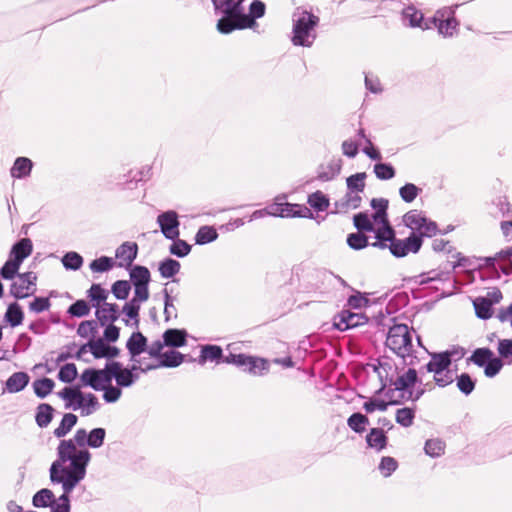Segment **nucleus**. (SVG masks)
I'll return each mask as SVG.
<instances>
[{
  "instance_id": "nucleus-1",
  "label": "nucleus",
  "mask_w": 512,
  "mask_h": 512,
  "mask_svg": "<svg viewBox=\"0 0 512 512\" xmlns=\"http://www.w3.org/2000/svg\"><path fill=\"white\" fill-rule=\"evenodd\" d=\"M88 446V434L85 429H78L73 439L62 440L58 446V459L50 468V480H82L86 474V466L90 460L87 449L77 446Z\"/></svg>"
},
{
  "instance_id": "nucleus-2",
  "label": "nucleus",
  "mask_w": 512,
  "mask_h": 512,
  "mask_svg": "<svg viewBox=\"0 0 512 512\" xmlns=\"http://www.w3.org/2000/svg\"><path fill=\"white\" fill-rule=\"evenodd\" d=\"M292 21L293 45L311 47L317 37L316 28L319 25V17L307 10L297 8L293 13Z\"/></svg>"
},
{
  "instance_id": "nucleus-3",
  "label": "nucleus",
  "mask_w": 512,
  "mask_h": 512,
  "mask_svg": "<svg viewBox=\"0 0 512 512\" xmlns=\"http://www.w3.org/2000/svg\"><path fill=\"white\" fill-rule=\"evenodd\" d=\"M386 346L402 358V363H406V358H411L409 364H412V333L406 324H397L392 326L387 334Z\"/></svg>"
},
{
  "instance_id": "nucleus-4",
  "label": "nucleus",
  "mask_w": 512,
  "mask_h": 512,
  "mask_svg": "<svg viewBox=\"0 0 512 512\" xmlns=\"http://www.w3.org/2000/svg\"><path fill=\"white\" fill-rule=\"evenodd\" d=\"M404 225L411 230L410 235L431 238L438 233V225L435 221L426 217L422 211L413 209L403 216Z\"/></svg>"
},
{
  "instance_id": "nucleus-5",
  "label": "nucleus",
  "mask_w": 512,
  "mask_h": 512,
  "mask_svg": "<svg viewBox=\"0 0 512 512\" xmlns=\"http://www.w3.org/2000/svg\"><path fill=\"white\" fill-rule=\"evenodd\" d=\"M266 10L265 4L260 0H254L249 6V14L240 15V21L236 25H230L228 21H222L219 25V32L228 34L236 29L252 28L256 23L255 19L264 16Z\"/></svg>"
},
{
  "instance_id": "nucleus-6",
  "label": "nucleus",
  "mask_w": 512,
  "mask_h": 512,
  "mask_svg": "<svg viewBox=\"0 0 512 512\" xmlns=\"http://www.w3.org/2000/svg\"><path fill=\"white\" fill-rule=\"evenodd\" d=\"M222 361L243 367L244 371L255 376H262L269 371V362L267 360L245 354H230Z\"/></svg>"
},
{
  "instance_id": "nucleus-7",
  "label": "nucleus",
  "mask_w": 512,
  "mask_h": 512,
  "mask_svg": "<svg viewBox=\"0 0 512 512\" xmlns=\"http://www.w3.org/2000/svg\"><path fill=\"white\" fill-rule=\"evenodd\" d=\"M131 368H123L122 364L117 361L110 362L111 377L115 379L117 386L130 387L138 379L139 374H135L134 370H140L142 373H147L149 370L145 369V365L132 362Z\"/></svg>"
},
{
  "instance_id": "nucleus-8",
  "label": "nucleus",
  "mask_w": 512,
  "mask_h": 512,
  "mask_svg": "<svg viewBox=\"0 0 512 512\" xmlns=\"http://www.w3.org/2000/svg\"><path fill=\"white\" fill-rule=\"evenodd\" d=\"M81 381L85 386L102 391L112 381L110 362L105 365L104 369H85L81 374Z\"/></svg>"
},
{
  "instance_id": "nucleus-9",
  "label": "nucleus",
  "mask_w": 512,
  "mask_h": 512,
  "mask_svg": "<svg viewBox=\"0 0 512 512\" xmlns=\"http://www.w3.org/2000/svg\"><path fill=\"white\" fill-rule=\"evenodd\" d=\"M37 276L34 272L19 274L11 283L10 294L16 299H24L33 295L36 291Z\"/></svg>"
},
{
  "instance_id": "nucleus-10",
  "label": "nucleus",
  "mask_w": 512,
  "mask_h": 512,
  "mask_svg": "<svg viewBox=\"0 0 512 512\" xmlns=\"http://www.w3.org/2000/svg\"><path fill=\"white\" fill-rule=\"evenodd\" d=\"M215 9L224 16L218 21L217 29L222 21H228L230 25H236L242 12V0H212Z\"/></svg>"
},
{
  "instance_id": "nucleus-11",
  "label": "nucleus",
  "mask_w": 512,
  "mask_h": 512,
  "mask_svg": "<svg viewBox=\"0 0 512 512\" xmlns=\"http://www.w3.org/2000/svg\"><path fill=\"white\" fill-rule=\"evenodd\" d=\"M453 14L454 11L450 8H443L438 10L430 20L437 27L439 34L444 37H452L457 31L458 22Z\"/></svg>"
},
{
  "instance_id": "nucleus-12",
  "label": "nucleus",
  "mask_w": 512,
  "mask_h": 512,
  "mask_svg": "<svg viewBox=\"0 0 512 512\" xmlns=\"http://www.w3.org/2000/svg\"><path fill=\"white\" fill-rule=\"evenodd\" d=\"M423 241L415 235H409L405 239L396 238L392 244H389L391 254L397 258L405 257L409 253H417L422 246Z\"/></svg>"
},
{
  "instance_id": "nucleus-13",
  "label": "nucleus",
  "mask_w": 512,
  "mask_h": 512,
  "mask_svg": "<svg viewBox=\"0 0 512 512\" xmlns=\"http://www.w3.org/2000/svg\"><path fill=\"white\" fill-rule=\"evenodd\" d=\"M157 223L161 229L162 234L169 240H175L179 237L180 222L178 220V214L169 210L158 215Z\"/></svg>"
},
{
  "instance_id": "nucleus-14",
  "label": "nucleus",
  "mask_w": 512,
  "mask_h": 512,
  "mask_svg": "<svg viewBox=\"0 0 512 512\" xmlns=\"http://www.w3.org/2000/svg\"><path fill=\"white\" fill-rule=\"evenodd\" d=\"M126 348L130 354V361L145 365V357L140 355L147 350V338L139 331L133 332L126 342Z\"/></svg>"
},
{
  "instance_id": "nucleus-15",
  "label": "nucleus",
  "mask_w": 512,
  "mask_h": 512,
  "mask_svg": "<svg viewBox=\"0 0 512 512\" xmlns=\"http://www.w3.org/2000/svg\"><path fill=\"white\" fill-rule=\"evenodd\" d=\"M368 322V317L362 313H354L349 310L342 311L335 322V327L340 331L358 327Z\"/></svg>"
},
{
  "instance_id": "nucleus-16",
  "label": "nucleus",
  "mask_w": 512,
  "mask_h": 512,
  "mask_svg": "<svg viewBox=\"0 0 512 512\" xmlns=\"http://www.w3.org/2000/svg\"><path fill=\"white\" fill-rule=\"evenodd\" d=\"M95 315L101 326L112 324L118 320L120 312L117 304L104 302L102 305L93 304Z\"/></svg>"
},
{
  "instance_id": "nucleus-17",
  "label": "nucleus",
  "mask_w": 512,
  "mask_h": 512,
  "mask_svg": "<svg viewBox=\"0 0 512 512\" xmlns=\"http://www.w3.org/2000/svg\"><path fill=\"white\" fill-rule=\"evenodd\" d=\"M453 355V351L431 354V359L425 366L427 372L440 375L439 372H443V370L449 369Z\"/></svg>"
},
{
  "instance_id": "nucleus-18",
  "label": "nucleus",
  "mask_w": 512,
  "mask_h": 512,
  "mask_svg": "<svg viewBox=\"0 0 512 512\" xmlns=\"http://www.w3.org/2000/svg\"><path fill=\"white\" fill-rule=\"evenodd\" d=\"M375 372L382 383L383 387L392 385V382L397 374L398 366L388 358L379 360L378 365L374 367Z\"/></svg>"
},
{
  "instance_id": "nucleus-19",
  "label": "nucleus",
  "mask_w": 512,
  "mask_h": 512,
  "mask_svg": "<svg viewBox=\"0 0 512 512\" xmlns=\"http://www.w3.org/2000/svg\"><path fill=\"white\" fill-rule=\"evenodd\" d=\"M418 380L417 371L414 368H408L403 372H398L392 382L391 386H394L398 391H408L412 388Z\"/></svg>"
},
{
  "instance_id": "nucleus-20",
  "label": "nucleus",
  "mask_w": 512,
  "mask_h": 512,
  "mask_svg": "<svg viewBox=\"0 0 512 512\" xmlns=\"http://www.w3.org/2000/svg\"><path fill=\"white\" fill-rule=\"evenodd\" d=\"M184 361V355L178 351L170 350L163 353L162 357L155 364H145L146 370H155L160 367H177Z\"/></svg>"
},
{
  "instance_id": "nucleus-21",
  "label": "nucleus",
  "mask_w": 512,
  "mask_h": 512,
  "mask_svg": "<svg viewBox=\"0 0 512 512\" xmlns=\"http://www.w3.org/2000/svg\"><path fill=\"white\" fill-rule=\"evenodd\" d=\"M376 233V241L371 243V246L380 248V249H389V244H392L393 241H395V230L390 225V223L381 225L377 230H375Z\"/></svg>"
},
{
  "instance_id": "nucleus-22",
  "label": "nucleus",
  "mask_w": 512,
  "mask_h": 512,
  "mask_svg": "<svg viewBox=\"0 0 512 512\" xmlns=\"http://www.w3.org/2000/svg\"><path fill=\"white\" fill-rule=\"evenodd\" d=\"M138 253V246L133 242H125L120 245L116 250V258L120 262V266H130L136 259Z\"/></svg>"
},
{
  "instance_id": "nucleus-23",
  "label": "nucleus",
  "mask_w": 512,
  "mask_h": 512,
  "mask_svg": "<svg viewBox=\"0 0 512 512\" xmlns=\"http://www.w3.org/2000/svg\"><path fill=\"white\" fill-rule=\"evenodd\" d=\"M100 407L97 397L92 394H83L82 399L78 400V403L72 405L73 410L80 409L83 416H88L97 411Z\"/></svg>"
},
{
  "instance_id": "nucleus-24",
  "label": "nucleus",
  "mask_w": 512,
  "mask_h": 512,
  "mask_svg": "<svg viewBox=\"0 0 512 512\" xmlns=\"http://www.w3.org/2000/svg\"><path fill=\"white\" fill-rule=\"evenodd\" d=\"M33 168V162L27 157H18L14 161L10 169L11 177L16 179H23L30 176Z\"/></svg>"
},
{
  "instance_id": "nucleus-25",
  "label": "nucleus",
  "mask_w": 512,
  "mask_h": 512,
  "mask_svg": "<svg viewBox=\"0 0 512 512\" xmlns=\"http://www.w3.org/2000/svg\"><path fill=\"white\" fill-rule=\"evenodd\" d=\"M29 380L26 372H15L6 380L5 388L9 393H18L28 385Z\"/></svg>"
},
{
  "instance_id": "nucleus-26",
  "label": "nucleus",
  "mask_w": 512,
  "mask_h": 512,
  "mask_svg": "<svg viewBox=\"0 0 512 512\" xmlns=\"http://www.w3.org/2000/svg\"><path fill=\"white\" fill-rule=\"evenodd\" d=\"M32 250V241L29 238H23L13 245L10 255L16 262L22 264L24 259L31 255Z\"/></svg>"
},
{
  "instance_id": "nucleus-27",
  "label": "nucleus",
  "mask_w": 512,
  "mask_h": 512,
  "mask_svg": "<svg viewBox=\"0 0 512 512\" xmlns=\"http://www.w3.org/2000/svg\"><path fill=\"white\" fill-rule=\"evenodd\" d=\"M341 171V160H331L325 165H321L317 171V179L321 181H330L334 179Z\"/></svg>"
},
{
  "instance_id": "nucleus-28",
  "label": "nucleus",
  "mask_w": 512,
  "mask_h": 512,
  "mask_svg": "<svg viewBox=\"0 0 512 512\" xmlns=\"http://www.w3.org/2000/svg\"><path fill=\"white\" fill-rule=\"evenodd\" d=\"M299 206L296 204L290 203H274L267 207V212L271 216H279V217H290L300 215L296 208Z\"/></svg>"
},
{
  "instance_id": "nucleus-29",
  "label": "nucleus",
  "mask_w": 512,
  "mask_h": 512,
  "mask_svg": "<svg viewBox=\"0 0 512 512\" xmlns=\"http://www.w3.org/2000/svg\"><path fill=\"white\" fill-rule=\"evenodd\" d=\"M185 330L168 329L163 334L164 344L169 347H182L186 344Z\"/></svg>"
},
{
  "instance_id": "nucleus-30",
  "label": "nucleus",
  "mask_w": 512,
  "mask_h": 512,
  "mask_svg": "<svg viewBox=\"0 0 512 512\" xmlns=\"http://www.w3.org/2000/svg\"><path fill=\"white\" fill-rule=\"evenodd\" d=\"M4 319L11 327H16L22 324L24 313L21 306L17 302L9 304L4 315Z\"/></svg>"
},
{
  "instance_id": "nucleus-31",
  "label": "nucleus",
  "mask_w": 512,
  "mask_h": 512,
  "mask_svg": "<svg viewBox=\"0 0 512 512\" xmlns=\"http://www.w3.org/2000/svg\"><path fill=\"white\" fill-rule=\"evenodd\" d=\"M54 409L50 404L41 403L36 410L35 420L39 427H47L53 419Z\"/></svg>"
},
{
  "instance_id": "nucleus-32",
  "label": "nucleus",
  "mask_w": 512,
  "mask_h": 512,
  "mask_svg": "<svg viewBox=\"0 0 512 512\" xmlns=\"http://www.w3.org/2000/svg\"><path fill=\"white\" fill-rule=\"evenodd\" d=\"M366 441L369 447L380 451L385 448L387 437L382 429L372 428L366 436Z\"/></svg>"
},
{
  "instance_id": "nucleus-33",
  "label": "nucleus",
  "mask_w": 512,
  "mask_h": 512,
  "mask_svg": "<svg viewBox=\"0 0 512 512\" xmlns=\"http://www.w3.org/2000/svg\"><path fill=\"white\" fill-rule=\"evenodd\" d=\"M150 279V271L145 266L138 265L130 271V280L134 286H148Z\"/></svg>"
},
{
  "instance_id": "nucleus-34",
  "label": "nucleus",
  "mask_w": 512,
  "mask_h": 512,
  "mask_svg": "<svg viewBox=\"0 0 512 512\" xmlns=\"http://www.w3.org/2000/svg\"><path fill=\"white\" fill-rule=\"evenodd\" d=\"M403 20L408 21V25L411 27H421L423 29H429L431 26L428 23L422 25L423 14L416 10L414 7H407L403 10Z\"/></svg>"
},
{
  "instance_id": "nucleus-35",
  "label": "nucleus",
  "mask_w": 512,
  "mask_h": 512,
  "mask_svg": "<svg viewBox=\"0 0 512 512\" xmlns=\"http://www.w3.org/2000/svg\"><path fill=\"white\" fill-rule=\"evenodd\" d=\"M180 268L181 264L179 261L166 258L160 262L158 270L162 278H172L179 273Z\"/></svg>"
},
{
  "instance_id": "nucleus-36",
  "label": "nucleus",
  "mask_w": 512,
  "mask_h": 512,
  "mask_svg": "<svg viewBox=\"0 0 512 512\" xmlns=\"http://www.w3.org/2000/svg\"><path fill=\"white\" fill-rule=\"evenodd\" d=\"M77 416L75 414H72V413H66L59 426L54 430V435L57 437V438H62L64 437L65 435H67L71 429L76 425L77 423Z\"/></svg>"
},
{
  "instance_id": "nucleus-37",
  "label": "nucleus",
  "mask_w": 512,
  "mask_h": 512,
  "mask_svg": "<svg viewBox=\"0 0 512 512\" xmlns=\"http://www.w3.org/2000/svg\"><path fill=\"white\" fill-rule=\"evenodd\" d=\"M63 483V495L60 496L57 503L52 506V512H69V502L67 494H69L77 482H62Z\"/></svg>"
},
{
  "instance_id": "nucleus-38",
  "label": "nucleus",
  "mask_w": 512,
  "mask_h": 512,
  "mask_svg": "<svg viewBox=\"0 0 512 512\" xmlns=\"http://www.w3.org/2000/svg\"><path fill=\"white\" fill-rule=\"evenodd\" d=\"M473 306L475 309L476 316L480 319H489L492 317L493 311L491 302L486 301V299L482 297H476L473 300Z\"/></svg>"
},
{
  "instance_id": "nucleus-39",
  "label": "nucleus",
  "mask_w": 512,
  "mask_h": 512,
  "mask_svg": "<svg viewBox=\"0 0 512 512\" xmlns=\"http://www.w3.org/2000/svg\"><path fill=\"white\" fill-rule=\"evenodd\" d=\"M55 386V383L50 378H42L35 380L33 382V390L37 397L43 399L46 396H48L53 388Z\"/></svg>"
},
{
  "instance_id": "nucleus-40",
  "label": "nucleus",
  "mask_w": 512,
  "mask_h": 512,
  "mask_svg": "<svg viewBox=\"0 0 512 512\" xmlns=\"http://www.w3.org/2000/svg\"><path fill=\"white\" fill-rule=\"evenodd\" d=\"M368 424V417L361 413H354L347 419L348 427L356 433L364 432Z\"/></svg>"
},
{
  "instance_id": "nucleus-41",
  "label": "nucleus",
  "mask_w": 512,
  "mask_h": 512,
  "mask_svg": "<svg viewBox=\"0 0 512 512\" xmlns=\"http://www.w3.org/2000/svg\"><path fill=\"white\" fill-rule=\"evenodd\" d=\"M493 356L494 354L489 348H477L468 358V361L479 367H484L486 363L493 358Z\"/></svg>"
},
{
  "instance_id": "nucleus-42",
  "label": "nucleus",
  "mask_w": 512,
  "mask_h": 512,
  "mask_svg": "<svg viewBox=\"0 0 512 512\" xmlns=\"http://www.w3.org/2000/svg\"><path fill=\"white\" fill-rule=\"evenodd\" d=\"M415 413V409L410 407L398 409L395 414V420L403 427H410L413 424Z\"/></svg>"
},
{
  "instance_id": "nucleus-43",
  "label": "nucleus",
  "mask_w": 512,
  "mask_h": 512,
  "mask_svg": "<svg viewBox=\"0 0 512 512\" xmlns=\"http://www.w3.org/2000/svg\"><path fill=\"white\" fill-rule=\"evenodd\" d=\"M222 349L217 345H206L202 347L201 355H200V363H204L206 361H219L222 359Z\"/></svg>"
},
{
  "instance_id": "nucleus-44",
  "label": "nucleus",
  "mask_w": 512,
  "mask_h": 512,
  "mask_svg": "<svg viewBox=\"0 0 512 512\" xmlns=\"http://www.w3.org/2000/svg\"><path fill=\"white\" fill-rule=\"evenodd\" d=\"M218 234L216 230L211 226H202L196 233L195 241L199 245L208 244L214 240H216Z\"/></svg>"
},
{
  "instance_id": "nucleus-45",
  "label": "nucleus",
  "mask_w": 512,
  "mask_h": 512,
  "mask_svg": "<svg viewBox=\"0 0 512 512\" xmlns=\"http://www.w3.org/2000/svg\"><path fill=\"white\" fill-rule=\"evenodd\" d=\"M425 453L431 457H440L444 454L445 443L438 438L429 439L425 443Z\"/></svg>"
},
{
  "instance_id": "nucleus-46",
  "label": "nucleus",
  "mask_w": 512,
  "mask_h": 512,
  "mask_svg": "<svg viewBox=\"0 0 512 512\" xmlns=\"http://www.w3.org/2000/svg\"><path fill=\"white\" fill-rule=\"evenodd\" d=\"M366 173H356L347 178V188L350 192H363L365 188Z\"/></svg>"
},
{
  "instance_id": "nucleus-47",
  "label": "nucleus",
  "mask_w": 512,
  "mask_h": 512,
  "mask_svg": "<svg viewBox=\"0 0 512 512\" xmlns=\"http://www.w3.org/2000/svg\"><path fill=\"white\" fill-rule=\"evenodd\" d=\"M421 191V188L417 187L415 184L406 183L399 189V195L404 202L411 203L418 197Z\"/></svg>"
},
{
  "instance_id": "nucleus-48",
  "label": "nucleus",
  "mask_w": 512,
  "mask_h": 512,
  "mask_svg": "<svg viewBox=\"0 0 512 512\" xmlns=\"http://www.w3.org/2000/svg\"><path fill=\"white\" fill-rule=\"evenodd\" d=\"M476 381L467 373H462L456 377L457 388L465 395H470L475 389Z\"/></svg>"
},
{
  "instance_id": "nucleus-49",
  "label": "nucleus",
  "mask_w": 512,
  "mask_h": 512,
  "mask_svg": "<svg viewBox=\"0 0 512 512\" xmlns=\"http://www.w3.org/2000/svg\"><path fill=\"white\" fill-rule=\"evenodd\" d=\"M20 265L21 264L16 262L15 259L7 260L0 269V276L5 280H13L16 276L19 275L18 270Z\"/></svg>"
},
{
  "instance_id": "nucleus-50",
  "label": "nucleus",
  "mask_w": 512,
  "mask_h": 512,
  "mask_svg": "<svg viewBox=\"0 0 512 512\" xmlns=\"http://www.w3.org/2000/svg\"><path fill=\"white\" fill-rule=\"evenodd\" d=\"M88 297L91 299L92 305H102L108 298V291L102 288L100 284H92L88 290Z\"/></svg>"
},
{
  "instance_id": "nucleus-51",
  "label": "nucleus",
  "mask_w": 512,
  "mask_h": 512,
  "mask_svg": "<svg viewBox=\"0 0 512 512\" xmlns=\"http://www.w3.org/2000/svg\"><path fill=\"white\" fill-rule=\"evenodd\" d=\"M62 263L67 270H78L83 264V258L77 252H68L63 256Z\"/></svg>"
},
{
  "instance_id": "nucleus-52",
  "label": "nucleus",
  "mask_w": 512,
  "mask_h": 512,
  "mask_svg": "<svg viewBox=\"0 0 512 512\" xmlns=\"http://www.w3.org/2000/svg\"><path fill=\"white\" fill-rule=\"evenodd\" d=\"M113 266V259L107 256H101L90 263V269L96 273L107 272L111 270Z\"/></svg>"
},
{
  "instance_id": "nucleus-53",
  "label": "nucleus",
  "mask_w": 512,
  "mask_h": 512,
  "mask_svg": "<svg viewBox=\"0 0 512 512\" xmlns=\"http://www.w3.org/2000/svg\"><path fill=\"white\" fill-rule=\"evenodd\" d=\"M308 204L317 211H324L329 206V200L321 191H317L308 197Z\"/></svg>"
},
{
  "instance_id": "nucleus-54",
  "label": "nucleus",
  "mask_w": 512,
  "mask_h": 512,
  "mask_svg": "<svg viewBox=\"0 0 512 512\" xmlns=\"http://www.w3.org/2000/svg\"><path fill=\"white\" fill-rule=\"evenodd\" d=\"M131 290L130 282L127 280H118L113 283L111 291L113 295L119 300H125Z\"/></svg>"
},
{
  "instance_id": "nucleus-55",
  "label": "nucleus",
  "mask_w": 512,
  "mask_h": 512,
  "mask_svg": "<svg viewBox=\"0 0 512 512\" xmlns=\"http://www.w3.org/2000/svg\"><path fill=\"white\" fill-rule=\"evenodd\" d=\"M89 351L96 358H104L106 357V351L108 345L104 342L103 339H90L88 341Z\"/></svg>"
},
{
  "instance_id": "nucleus-56",
  "label": "nucleus",
  "mask_w": 512,
  "mask_h": 512,
  "mask_svg": "<svg viewBox=\"0 0 512 512\" xmlns=\"http://www.w3.org/2000/svg\"><path fill=\"white\" fill-rule=\"evenodd\" d=\"M354 226L359 232H373L374 226L366 213H358L353 217Z\"/></svg>"
},
{
  "instance_id": "nucleus-57",
  "label": "nucleus",
  "mask_w": 512,
  "mask_h": 512,
  "mask_svg": "<svg viewBox=\"0 0 512 512\" xmlns=\"http://www.w3.org/2000/svg\"><path fill=\"white\" fill-rule=\"evenodd\" d=\"M97 333V322L94 320L83 321L79 324L77 334L82 338L94 339Z\"/></svg>"
},
{
  "instance_id": "nucleus-58",
  "label": "nucleus",
  "mask_w": 512,
  "mask_h": 512,
  "mask_svg": "<svg viewBox=\"0 0 512 512\" xmlns=\"http://www.w3.org/2000/svg\"><path fill=\"white\" fill-rule=\"evenodd\" d=\"M347 244L354 250H360L369 245L368 238L361 232L351 233L347 237Z\"/></svg>"
},
{
  "instance_id": "nucleus-59",
  "label": "nucleus",
  "mask_w": 512,
  "mask_h": 512,
  "mask_svg": "<svg viewBox=\"0 0 512 512\" xmlns=\"http://www.w3.org/2000/svg\"><path fill=\"white\" fill-rule=\"evenodd\" d=\"M59 397L69 403L66 404V408L72 407L73 404L78 403L79 399H82V392L78 389L65 387L58 393Z\"/></svg>"
},
{
  "instance_id": "nucleus-60",
  "label": "nucleus",
  "mask_w": 512,
  "mask_h": 512,
  "mask_svg": "<svg viewBox=\"0 0 512 512\" xmlns=\"http://www.w3.org/2000/svg\"><path fill=\"white\" fill-rule=\"evenodd\" d=\"M374 173L380 180H390L395 176V169L391 164L377 163L374 165Z\"/></svg>"
},
{
  "instance_id": "nucleus-61",
  "label": "nucleus",
  "mask_w": 512,
  "mask_h": 512,
  "mask_svg": "<svg viewBox=\"0 0 512 512\" xmlns=\"http://www.w3.org/2000/svg\"><path fill=\"white\" fill-rule=\"evenodd\" d=\"M169 251L171 254L177 257H185L191 251V246L184 240L179 239V237L173 240V243L170 245Z\"/></svg>"
},
{
  "instance_id": "nucleus-62",
  "label": "nucleus",
  "mask_w": 512,
  "mask_h": 512,
  "mask_svg": "<svg viewBox=\"0 0 512 512\" xmlns=\"http://www.w3.org/2000/svg\"><path fill=\"white\" fill-rule=\"evenodd\" d=\"M77 377V368L73 363L65 364L60 368L58 378L64 383H71Z\"/></svg>"
},
{
  "instance_id": "nucleus-63",
  "label": "nucleus",
  "mask_w": 512,
  "mask_h": 512,
  "mask_svg": "<svg viewBox=\"0 0 512 512\" xmlns=\"http://www.w3.org/2000/svg\"><path fill=\"white\" fill-rule=\"evenodd\" d=\"M105 429L95 428L88 434V446L91 448H99L103 445L105 439Z\"/></svg>"
},
{
  "instance_id": "nucleus-64",
  "label": "nucleus",
  "mask_w": 512,
  "mask_h": 512,
  "mask_svg": "<svg viewBox=\"0 0 512 512\" xmlns=\"http://www.w3.org/2000/svg\"><path fill=\"white\" fill-rule=\"evenodd\" d=\"M89 312L90 306L84 300H77L68 309V313L74 317H84L87 316Z\"/></svg>"
}]
</instances>
